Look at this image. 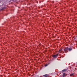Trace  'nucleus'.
I'll list each match as a JSON object with an SVG mask.
<instances>
[{"label":"nucleus","instance_id":"nucleus-8","mask_svg":"<svg viewBox=\"0 0 77 77\" xmlns=\"http://www.w3.org/2000/svg\"><path fill=\"white\" fill-rule=\"evenodd\" d=\"M48 66V64H46L45 65V67H46V66Z\"/></svg>","mask_w":77,"mask_h":77},{"label":"nucleus","instance_id":"nucleus-11","mask_svg":"<svg viewBox=\"0 0 77 77\" xmlns=\"http://www.w3.org/2000/svg\"><path fill=\"white\" fill-rule=\"evenodd\" d=\"M52 3H54V1H52Z\"/></svg>","mask_w":77,"mask_h":77},{"label":"nucleus","instance_id":"nucleus-7","mask_svg":"<svg viewBox=\"0 0 77 77\" xmlns=\"http://www.w3.org/2000/svg\"><path fill=\"white\" fill-rule=\"evenodd\" d=\"M74 75V73H72L71 74L70 76H72V75Z\"/></svg>","mask_w":77,"mask_h":77},{"label":"nucleus","instance_id":"nucleus-2","mask_svg":"<svg viewBox=\"0 0 77 77\" xmlns=\"http://www.w3.org/2000/svg\"><path fill=\"white\" fill-rule=\"evenodd\" d=\"M58 54H56L53 55L52 57L54 58H56L57 57V56H58Z\"/></svg>","mask_w":77,"mask_h":77},{"label":"nucleus","instance_id":"nucleus-6","mask_svg":"<svg viewBox=\"0 0 77 77\" xmlns=\"http://www.w3.org/2000/svg\"><path fill=\"white\" fill-rule=\"evenodd\" d=\"M66 71V69H64L62 70V71L63 72H65V71Z\"/></svg>","mask_w":77,"mask_h":77},{"label":"nucleus","instance_id":"nucleus-3","mask_svg":"<svg viewBox=\"0 0 77 77\" xmlns=\"http://www.w3.org/2000/svg\"><path fill=\"white\" fill-rule=\"evenodd\" d=\"M43 76L45 77H48L49 76V75H48V74H46L45 75H44Z\"/></svg>","mask_w":77,"mask_h":77},{"label":"nucleus","instance_id":"nucleus-12","mask_svg":"<svg viewBox=\"0 0 77 77\" xmlns=\"http://www.w3.org/2000/svg\"><path fill=\"white\" fill-rule=\"evenodd\" d=\"M62 58V57H60V58Z\"/></svg>","mask_w":77,"mask_h":77},{"label":"nucleus","instance_id":"nucleus-1","mask_svg":"<svg viewBox=\"0 0 77 77\" xmlns=\"http://www.w3.org/2000/svg\"><path fill=\"white\" fill-rule=\"evenodd\" d=\"M68 47H66L64 49V51L65 53H67L68 52Z\"/></svg>","mask_w":77,"mask_h":77},{"label":"nucleus","instance_id":"nucleus-9","mask_svg":"<svg viewBox=\"0 0 77 77\" xmlns=\"http://www.w3.org/2000/svg\"><path fill=\"white\" fill-rule=\"evenodd\" d=\"M62 49H61L59 51V52H60V51H62Z\"/></svg>","mask_w":77,"mask_h":77},{"label":"nucleus","instance_id":"nucleus-5","mask_svg":"<svg viewBox=\"0 0 77 77\" xmlns=\"http://www.w3.org/2000/svg\"><path fill=\"white\" fill-rule=\"evenodd\" d=\"M65 75H66V74H65V73H63V77H64L65 76Z\"/></svg>","mask_w":77,"mask_h":77},{"label":"nucleus","instance_id":"nucleus-10","mask_svg":"<svg viewBox=\"0 0 77 77\" xmlns=\"http://www.w3.org/2000/svg\"><path fill=\"white\" fill-rule=\"evenodd\" d=\"M5 9V8H2L1 9V10H4Z\"/></svg>","mask_w":77,"mask_h":77},{"label":"nucleus","instance_id":"nucleus-4","mask_svg":"<svg viewBox=\"0 0 77 77\" xmlns=\"http://www.w3.org/2000/svg\"><path fill=\"white\" fill-rule=\"evenodd\" d=\"M68 50L69 51H70L72 50V48H68Z\"/></svg>","mask_w":77,"mask_h":77}]
</instances>
